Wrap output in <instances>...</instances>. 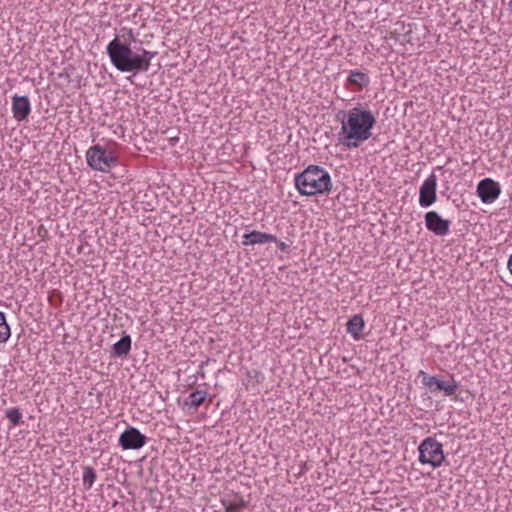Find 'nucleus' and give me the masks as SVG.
<instances>
[{
	"instance_id": "f257e3e1",
	"label": "nucleus",
	"mask_w": 512,
	"mask_h": 512,
	"mask_svg": "<svg viewBox=\"0 0 512 512\" xmlns=\"http://www.w3.org/2000/svg\"><path fill=\"white\" fill-rule=\"evenodd\" d=\"M341 127L337 133V144L352 150L372 137V130L376 124L373 113L366 108L356 106L342 112Z\"/></svg>"
},
{
	"instance_id": "f03ea898",
	"label": "nucleus",
	"mask_w": 512,
	"mask_h": 512,
	"mask_svg": "<svg viewBox=\"0 0 512 512\" xmlns=\"http://www.w3.org/2000/svg\"><path fill=\"white\" fill-rule=\"evenodd\" d=\"M294 183L302 196L328 195L333 184L329 172L319 165H309L295 175Z\"/></svg>"
},
{
	"instance_id": "7ed1b4c3",
	"label": "nucleus",
	"mask_w": 512,
	"mask_h": 512,
	"mask_svg": "<svg viewBox=\"0 0 512 512\" xmlns=\"http://www.w3.org/2000/svg\"><path fill=\"white\" fill-rule=\"evenodd\" d=\"M106 52L112 65L120 72H139L141 61L138 59V50L133 51L130 45L115 37L106 46Z\"/></svg>"
},
{
	"instance_id": "20e7f679",
	"label": "nucleus",
	"mask_w": 512,
	"mask_h": 512,
	"mask_svg": "<svg viewBox=\"0 0 512 512\" xmlns=\"http://www.w3.org/2000/svg\"><path fill=\"white\" fill-rule=\"evenodd\" d=\"M418 451V460L421 464H427L433 468H438L445 460L442 444L432 437L425 438L420 443Z\"/></svg>"
},
{
	"instance_id": "39448f33",
	"label": "nucleus",
	"mask_w": 512,
	"mask_h": 512,
	"mask_svg": "<svg viewBox=\"0 0 512 512\" xmlns=\"http://www.w3.org/2000/svg\"><path fill=\"white\" fill-rule=\"evenodd\" d=\"M86 160L93 170L107 172L116 164L117 157L113 151L101 145H94L86 151Z\"/></svg>"
},
{
	"instance_id": "423d86ee",
	"label": "nucleus",
	"mask_w": 512,
	"mask_h": 512,
	"mask_svg": "<svg viewBox=\"0 0 512 512\" xmlns=\"http://www.w3.org/2000/svg\"><path fill=\"white\" fill-rule=\"evenodd\" d=\"M146 436L137 428L129 427L119 437V445L123 450H138L146 444Z\"/></svg>"
},
{
	"instance_id": "0eeeda50",
	"label": "nucleus",
	"mask_w": 512,
	"mask_h": 512,
	"mask_svg": "<svg viewBox=\"0 0 512 512\" xmlns=\"http://www.w3.org/2000/svg\"><path fill=\"white\" fill-rule=\"evenodd\" d=\"M420 374L424 376L422 383L431 393L443 391L446 396H451L458 388V383L453 378L445 382L439 380L436 376H428L424 371H420Z\"/></svg>"
},
{
	"instance_id": "6e6552de",
	"label": "nucleus",
	"mask_w": 512,
	"mask_h": 512,
	"mask_svg": "<svg viewBox=\"0 0 512 512\" xmlns=\"http://www.w3.org/2000/svg\"><path fill=\"white\" fill-rule=\"evenodd\" d=\"M476 192L483 203L491 204L499 197L501 187L493 179L484 178L478 183Z\"/></svg>"
},
{
	"instance_id": "1a4fd4ad",
	"label": "nucleus",
	"mask_w": 512,
	"mask_h": 512,
	"mask_svg": "<svg viewBox=\"0 0 512 512\" xmlns=\"http://www.w3.org/2000/svg\"><path fill=\"white\" fill-rule=\"evenodd\" d=\"M426 228L436 236L442 237L449 233L451 222L442 218L438 212L429 211L424 216Z\"/></svg>"
},
{
	"instance_id": "9d476101",
	"label": "nucleus",
	"mask_w": 512,
	"mask_h": 512,
	"mask_svg": "<svg viewBox=\"0 0 512 512\" xmlns=\"http://www.w3.org/2000/svg\"><path fill=\"white\" fill-rule=\"evenodd\" d=\"M437 177L430 174L422 183L419 190V204L421 207H429L436 201Z\"/></svg>"
},
{
	"instance_id": "9b49d317",
	"label": "nucleus",
	"mask_w": 512,
	"mask_h": 512,
	"mask_svg": "<svg viewBox=\"0 0 512 512\" xmlns=\"http://www.w3.org/2000/svg\"><path fill=\"white\" fill-rule=\"evenodd\" d=\"M31 112V103L27 96H12L13 117L21 122L27 120Z\"/></svg>"
},
{
	"instance_id": "f8f14e48",
	"label": "nucleus",
	"mask_w": 512,
	"mask_h": 512,
	"mask_svg": "<svg viewBox=\"0 0 512 512\" xmlns=\"http://www.w3.org/2000/svg\"><path fill=\"white\" fill-rule=\"evenodd\" d=\"M269 242H277V237L272 235V234H268V233H264V232H260V231H251L249 233H245L243 236H242V245L243 246H253V245H261V244H266V243H269Z\"/></svg>"
},
{
	"instance_id": "ddd939ff",
	"label": "nucleus",
	"mask_w": 512,
	"mask_h": 512,
	"mask_svg": "<svg viewBox=\"0 0 512 512\" xmlns=\"http://www.w3.org/2000/svg\"><path fill=\"white\" fill-rule=\"evenodd\" d=\"M364 328L363 317L359 314L352 316L347 322V332L355 339L359 340Z\"/></svg>"
},
{
	"instance_id": "4468645a",
	"label": "nucleus",
	"mask_w": 512,
	"mask_h": 512,
	"mask_svg": "<svg viewBox=\"0 0 512 512\" xmlns=\"http://www.w3.org/2000/svg\"><path fill=\"white\" fill-rule=\"evenodd\" d=\"M208 393L204 390H195L191 392L185 402L189 408L197 410L206 400Z\"/></svg>"
},
{
	"instance_id": "2eb2a0df",
	"label": "nucleus",
	"mask_w": 512,
	"mask_h": 512,
	"mask_svg": "<svg viewBox=\"0 0 512 512\" xmlns=\"http://www.w3.org/2000/svg\"><path fill=\"white\" fill-rule=\"evenodd\" d=\"M347 81L357 86L358 88L362 89L369 85L370 78L366 73H363L361 71L353 70L350 72Z\"/></svg>"
},
{
	"instance_id": "dca6fc26",
	"label": "nucleus",
	"mask_w": 512,
	"mask_h": 512,
	"mask_svg": "<svg viewBox=\"0 0 512 512\" xmlns=\"http://www.w3.org/2000/svg\"><path fill=\"white\" fill-rule=\"evenodd\" d=\"M131 349V338L129 335H125L120 338L114 345H113V352L116 356L121 357L125 356L129 353Z\"/></svg>"
},
{
	"instance_id": "f3484780",
	"label": "nucleus",
	"mask_w": 512,
	"mask_h": 512,
	"mask_svg": "<svg viewBox=\"0 0 512 512\" xmlns=\"http://www.w3.org/2000/svg\"><path fill=\"white\" fill-rule=\"evenodd\" d=\"M156 52L148 51L144 48L138 49V59L141 61L139 72H147L150 67L151 60L155 57Z\"/></svg>"
},
{
	"instance_id": "a211bd4d",
	"label": "nucleus",
	"mask_w": 512,
	"mask_h": 512,
	"mask_svg": "<svg viewBox=\"0 0 512 512\" xmlns=\"http://www.w3.org/2000/svg\"><path fill=\"white\" fill-rule=\"evenodd\" d=\"M11 337V328L7 323L6 315L0 311V344H5Z\"/></svg>"
},
{
	"instance_id": "6ab92c4d",
	"label": "nucleus",
	"mask_w": 512,
	"mask_h": 512,
	"mask_svg": "<svg viewBox=\"0 0 512 512\" xmlns=\"http://www.w3.org/2000/svg\"><path fill=\"white\" fill-rule=\"evenodd\" d=\"M5 415L13 426H17L21 423L22 413L19 408H9L5 411Z\"/></svg>"
},
{
	"instance_id": "aec40b11",
	"label": "nucleus",
	"mask_w": 512,
	"mask_h": 512,
	"mask_svg": "<svg viewBox=\"0 0 512 512\" xmlns=\"http://www.w3.org/2000/svg\"><path fill=\"white\" fill-rule=\"evenodd\" d=\"M82 479H83V485L85 486V488L87 490L90 489L96 480V474H95L94 469L91 467H86L83 471Z\"/></svg>"
},
{
	"instance_id": "412c9836",
	"label": "nucleus",
	"mask_w": 512,
	"mask_h": 512,
	"mask_svg": "<svg viewBox=\"0 0 512 512\" xmlns=\"http://www.w3.org/2000/svg\"><path fill=\"white\" fill-rule=\"evenodd\" d=\"M126 33L123 35L126 41L135 40V34L132 29H123Z\"/></svg>"
},
{
	"instance_id": "4be33fe9",
	"label": "nucleus",
	"mask_w": 512,
	"mask_h": 512,
	"mask_svg": "<svg viewBox=\"0 0 512 512\" xmlns=\"http://www.w3.org/2000/svg\"><path fill=\"white\" fill-rule=\"evenodd\" d=\"M276 243H277L278 248H279L281 251H286V250H288V248H289V245H288V244H286V243H285V242H283V241H278V240H277V242H276Z\"/></svg>"
},
{
	"instance_id": "5701e85b",
	"label": "nucleus",
	"mask_w": 512,
	"mask_h": 512,
	"mask_svg": "<svg viewBox=\"0 0 512 512\" xmlns=\"http://www.w3.org/2000/svg\"><path fill=\"white\" fill-rule=\"evenodd\" d=\"M240 507H241V505H230L226 508V511L227 512H236Z\"/></svg>"
},
{
	"instance_id": "b1692460",
	"label": "nucleus",
	"mask_w": 512,
	"mask_h": 512,
	"mask_svg": "<svg viewBox=\"0 0 512 512\" xmlns=\"http://www.w3.org/2000/svg\"><path fill=\"white\" fill-rule=\"evenodd\" d=\"M507 268H508L510 274L512 275V254L509 256V259L507 261Z\"/></svg>"
},
{
	"instance_id": "393cba45",
	"label": "nucleus",
	"mask_w": 512,
	"mask_h": 512,
	"mask_svg": "<svg viewBox=\"0 0 512 512\" xmlns=\"http://www.w3.org/2000/svg\"><path fill=\"white\" fill-rule=\"evenodd\" d=\"M508 6H509L510 10L512 11V0L509 1Z\"/></svg>"
}]
</instances>
